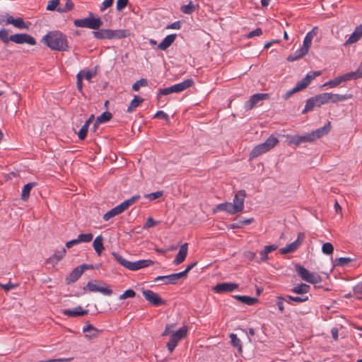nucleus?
Masks as SVG:
<instances>
[{
	"label": "nucleus",
	"instance_id": "52",
	"mask_svg": "<svg viewBox=\"0 0 362 362\" xmlns=\"http://www.w3.org/2000/svg\"><path fill=\"white\" fill-rule=\"evenodd\" d=\"M148 84L147 80L145 78H141L136 81L132 86V89L134 91H138L141 87L146 86Z\"/></svg>",
	"mask_w": 362,
	"mask_h": 362
},
{
	"label": "nucleus",
	"instance_id": "34",
	"mask_svg": "<svg viewBox=\"0 0 362 362\" xmlns=\"http://www.w3.org/2000/svg\"><path fill=\"white\" fill-rule=\"evenodd\" d=\"M122 213V209H120V207L119 206V205L116 206L115 207L111 209L110 210H109L107 212H106L103 216V218L104 221H109L110 218L120 214Z\"/></svg>",
	"mask_w": 362,
	"mask_h": 362
},
{
	"label": "nucleus",
	"instance_id": "23",
	"mask_svg": "<svg viewBox=\"0 0 362 362\" xmlns=\"http://www.w3.org/2000/svg\"><path fill=\"white\" fill-rule=\"evenodd\" d=\"M327 97L329 103H336L350 99L353 97V95L351 94L340 95L337 93H327Z\"/></svg>",
	"mask_w": 362,
	"mask_h": 362
},
{
	"label": "nucleus",
	"instance_id": "46",
	"mask_svg": "<svg viewBox=\"0 0 362 362\" xmlns=\"http://www.w3.org/2000/svg\"><path fill=\"white\" fill-rule=\"evenodd\" d=\"M74 8V3L71 0H66V3L64 6H59L58 7L59 13H66L71 11Z\"/></svg>",
	"mask_w": 362,
	"mask_h": 362
},
{
	"label": "nucleus",
	"instance_id": "42",
	"mask_svg": "<svg viewBox=\"0 0 362 362\" xmlns=\"http://www.w3.org/2000/svg\"><path fill=\"white\" fill-rule=\"evenodd\" d=\"M112 115L108 112L105 111L103 112L99 117H97V123L103 124L111 119Z\"/></svg>",
	"mask_w": 362,
	"mask_h": 362
},
{
	"label": "nucleus",
	"instance_id": "24",
	"mask_svg": "<svg viewBox=\"0 0 362 362\" xmlns=\"http://www.w3.org/2000/svg\"><path fill=\"white\" fill-rule=\"evenodd\" d=\"M62 313L68 317L83 316L88 313V310H83L81 306H78L74 309L64 310Z\"/></svg>",
	"mask_w": 362,
	"mask_h": 362
},
{
	"label": "nucleus",
	"instance_id": "33",
	"mask_svg": "<svg viewBox=\"0 0 362 362\" xmlns=\"http://www.w3.org/2000/svg\"><path fill=\"white\" fill-rule=\"evenodd\" d=\"M254 221L253 218H245V219H240L235 223L230 224L228 228L229 229H237L241 228L244 226L250 225Z\"/></svg>",
	"mask_w": 362,
	"mask_h": 362
},
{
	"label": "nucleus",
	"instance_id": "36",
	"mask_svg": "<svg viewBox=\"0 0 362 362\" xmlns=\"http://www.w3.org/2000/svg\"><path fill=\"white\" fill-rule=\"evenodd\" d=\"M93 247L98 255L100 256L104 249L102 235H98L95 238L93 243Z\"/></svg>",
	"mask_w": 362,
	"mask_h": 362
},
{
	"label": "nucleus",
	"instance_id": "10",
	"mask_svg": "<svg viewBox=\"0 0 362 362\" xmlns=\"http://www.w3.org/2000/svg\"><path fill=\"white\" fill-rule=\"evenodd\" d=\"M143 296L151 305L160 306L165 304V301L160 296L151 290H143Z\"/></svg>",
	"mask_w": 362,
	"mask_h": 362
},
{
	"label": "nucleus",
	"instance_id": "21",
	"mask_svg": "<svg viewBox=\"0 0 362 362\" xmlns=\"http://www.w3.org/2000/svg\"><path fill=\"white\" fill-rule=\"evenodd\" d=\"M362 37V23L359 25L356 26L352 33V34L349 36L347 40L345 42L344 45L346 46L348 45H351L358 42L361 37Z\"/></svg>",
	"mask_w": 362,
	"mask_h": 362
},
{
	"label": "nucleus",
	"instance_id": "20",
	"mask_svg": "<svg viewBox=\"0 0 362 362\" xmlns=\"http://www.w3.org/2000/svg\"><path fill=\"white\" fill-rule=\"evenodd\" d=\"M153 264L151 259H141L136 262H130L128 269L136 271L142 268L149 267Z\"/></svg>",
	"mask_w": 362,
	"mask_h": 362
},
{
	"label": "nucleus",
	"instance_id": "3",
	"mask_svg": "<svg viewBox=\"0 0 362 362\" xmlns=\"http://www.w3.org/2000/svg\"><path fill=\"white\" fill-rule=\"evenodd\" d=\"M320 74V71H314L309 74H307L306 76L300 81H298L296 85L291 89L287 90L284 95H283V98L284 100L288 99L292 95L300 91L301 90L305 88L310 82L317 76Z\"/></svg>",
	"mask_w": 362,
	"mask_h": 362
},
{
	"label": "nucleus",
	"instance_id": "1",
	"mask_svg": "<svg viewBox=\"0 0 362 362\" xmlns=\"http://www.w3.org/2000/svg\"><path fill=\"white\" fill-rule=\"evenodd\" d=\"M52 50L67 51L69 49L68 40L66 35L59 30L47 33L42 39Z\"/></svg>",
	"mask_w": 362,
	"mask_h": 362
},
{
	"label": "nucleus",
	"instance_id": "63",
	"mask_svg": "<svg viewBox=\"0 0 362 362\" xmlns=\"http://www.w3.org/2000/svg\"><path fill=\"white\" fill-rule=\"evenodd\" d=\"M182 23L180 21L173 22L166 26V29L178 30L181 28Z\"/></svg>",
	"mask_w": 362,
	"mask_h": 362
},
{
	"label": "nucleus",
	"instance_id": "8",
	"mask_svg": "<svg viewBox=\"0 0 362 362\" xmlns=\"http://www.w3.org/2000/svg\"><path fill=\"white\" fill-rule=\"evenodd\" d=\"M187 333L188 329L184 326L170 334L169 341L167 343V349L170 353H173L178 342L187 337Z\"/></svg>",
	"mask_w": 362,
	"mask_h": 362
},
{
	"label": "nucleus",
	"instance_id": "7",
	"mask_svg": "<svg viewBox=\"0 0 362 362\" xmlns=\"http://www.w3.org/2000/svg\"><path fill=\"white\" fill-rule=\"evenodd\" d=\"M327 103H329L327 93H322L311 97L306 100L302 114L311 111L315 107H321Z\"/></svg>",
	"mask_w": 362,
	"mask_h": 362
},
{
	"label": "nucleus",
	"instance_id": "40",
	"mask_svg": "<svg viewBox=\"0 0 362 362\" xmlns=\"http://www.w3.org/2000/svg\"><path fill=\"white\" fill-rule=\"evenodd\" d=\"M144 101L142 98L135 95L134 99L130 102L129 105L127 107V112L130 113L132 112L141 103Z\"/></svg>",
	"mask_w": 362,
	"mask_h": 362
},
{
	"label": "nucleus",
	"instance_id": "12",
	"mask_svg": "<svg viewBox=\"0 0 362 362\" xmlns=\"http://www.w3.org/2000/svg\"><path fill=\"white\" fill-rule=\"evenodd\" d=\"M11 41L19 45L26 43L30 45H35L36 44L35 38L27 33L11 35Z\"/></svg>",
	"mask_w": 362,
	"mask_h": 362
},
{
	"label": "nucleus",
	"instance_id": "60",
	"mask_svg": "<svg viewBox=\"0 0 362 362\" xmlns=\"http://www.w3.org/2000/svg\"><path fill=\"white\" fill-rule=\"evenodd\" d=\"M129 2V0H117L116 9L119 11L123 10Z\"/></svg>",
	"mask_w": 362,
	"mask_h": 362
},
{
	"label": "nucleus",
	"instance_id": "17",
	"mask_svg": "<svg viewBox=\"0 0 362 362\" xmlns=\"http://www.w3.org/2000/svg\"><path fill=\"white\" fill-rule=\"evenodd\" d=\"M86 288H88L90 291L100 292L105 296H110L112 293V290L110 286H100L92 281H89L87 283Z\"/></svg>",
	"mask_w": 362,
	"mask_h": 362
},
{
	"label": "nucleus",
	"instance_id": "18",
	"mask_svg": "<svg viewBox=\"0 0 362 362\" xmlns=\"http://www.w3.org/2000/svg\"><path fill=\"white\" fill-rule=\"evenodd\" d=\"M6 18L5 25L11 24L14 27L23 30H28L29 28L28 25L24 22L22 18H14L13 16L8 15L6 16Z\"/></svg>",
	"mask_w": 362,
	"mask_h": 362
},
{
	"label": "nucleus",
	"instance_id": "56",
	"mask_svg": "<svg viewBox=\"0 0 362 362\" xmlns=\"http://www.w3.org/2000/svg\"><path fill=\"white\" fill-rule=\"evenodd\" d=\"M338 78H339V81H340L341 83L342 82H346V81H349L350 80L354 79V74H352V71L349 72V73H346V74H342L341 76H339Z\"/></svg>",
	"mask_w": 362,
	"mask_h": 362
},
{
	"label": "nucleus",
	"instance_id": "45",
	"mask_svg": "<svg viewBox=\"0 0 362 362\" xmlns=\"http://www.w3.org/2000/svg\"><path fill=\"white\" fill-rule=\"evenodd\" d=\"M195 8L196 6L192 4V1H189L188 4L182 6L180 10L185 14H191L195 11Z\"/></svg>",
	"mask_w": 362,
	"mask_h": 362
},
{
	"label": "nucleus",
	"instance_id": "22",
	"mask_svg": "<svg viewBox=\"0 0 362 362\" xmlns=\"http://www.w3.org/2000/svg\"><path fill=\"white\" fill-rule=\"evenodd\" d=\"M188 250L187 243H184L180 247L179 252L177 254L175 258L174 259L173 263L175 265H178L183 262L187 257Z\"/></svg>",
	"mask_w": 362,
	"mask_h": 362
},
{
	"label": "nucleus",
	"instance_id": "37",
	"mask_svg": "<svg viewBox=\"0 0 362 362\" xmlns=\"http://www.w3.org/2000/svg\"><path fill=\"white\" fill-rule=\"evenodd\" d=\"M234 298L235 299H237L238 301H240L244 304L248 305H252L258 300L257 298H256L250 297L247 296L237 295V296H235Z\"/></svg>",
	"mask_w": 362,
	"mask_h": 362
},
{
	"label": "nucleus",
	"instance_id": "28",
	"mask_svg": "<svg viewBox=\"0 0 362 362\" xmlns=\"http://www.w3.org/2000/svg\"><path fill=\"white\" fill-rule=\"evenodd\" d=\"M276 247L275 245L265 246L264 250L259 252V259L256 260V262L260 263L267 261L269 259L268 254L275 250Z\"/></svg>",
	"mask_w": 362,
	"mask_h": 362
},
{
	"label": "nucleus",
	"instance_id": "13",
	"mask_svg": "<svg viewBox=\"0 0 362 362\" xmlns=\"http://www.w3.org/2000/svg\"><path fill=\"white\" fill-rule=\"evenodd\" d=\"M330 122H327L322 127L318 128L311 132L310 133L307 134L310 142L314 141L315 140L320 139L325 135H327L330 132Z\"/></svg>",
	"mask_w": 362,
	"mask_h": 362
},
{
	"label": "nucleus",
	"instance_id": "59",
	"mask_svg": "<svg viewBox=\"0 0 362 362\" xmlns=\"http://www.w3.org/2000/svg\"><path fill=\"white\" fill-rule=\"evenodd\" d=\"M76 79H77V81H76V86H77V89L79 92L82 93L83 92V76H82V72H78L76 75Z\"/></svg>",
	"mask_w": 362,
	"mask_h": 362
},
{
	"label": "nucleus",
	"instance_id": "9",
	"mask_svg": "<svg viewBox=\"0 0 362 362\" xmlns=\"http://www.w3.org/2000/svg\"><path fill=\"white\" fill-rule=\"evenodd\" d=\"M296 270L300 278L310 284H317L321 281V277L317 274L309 272L301 265H296Z\"/></svg>",
	"mask_w": 362,
	"mask_h": 362
},
{
	"label": "nucleus",
	"instance_id": "47",
	"mask_svg": "<svg viewBox=\"0 0 362 362\" xmlns=\"http://www.w3.org/2000/svg\"><path fill=\"white\" fill-rule=\"evenodd\" d=\"M353 259L350 257H339L334 260V266L345 267L348 263L351 262Z\"/></svg>",
	"mask_w": 362,
	"mask_h": 362
},
{
	"label": "nucleus",
	"instance_id": "54",
	"mask_svg": "<svg viewBox=\"0 0 362 362\" xmlns=\"http://www.w3.org/2000/svg\"><path fill=\"white\" fill-rule=\"evenodd\" d=\"M163 194V191H157L155 192L146 194H144V197L147 198L150 201L155 200L156 199H158L161 197Z\"/></svg>",
	"mask_w": 362,
	"mask_h": 362
},
{
	"label": "nucleus",
	"instance_id": "39",
	"mask_svg": "<svg viewBox=\"0 0 362 362\" xmlns=\"http://www.w3.org/2000/svg\"><path fill=\"white\" fill-rule=\"evenodd\" d=\"M36 185L35 182H28L24 185L22 193H21V199L23 201L27 200L29 198L30 191L33 187Z\"/></svg>",
	"mask_w": 362,
	"mask_h": 362
},
{
	"label": "nucleus",
	"instance_id": "14",
	"mask_svg": "<svg viewBox=\"0 0 362 362\" xmlns=\"http://www.w3.org/2000/svg\"><path fill=\"white\" fill-rule=\"evenodd\" d=\"M304 238H305V234L303 233H299L298 234L297 239L295 241L291 243L290 244L286 245L284 247L281 248V250H280L281 253V254H288V253L293 252L301 245Z\"/></svg>",
	"mask_w": 362,
	"mask_h": 362
},
{
	"label": "nucleus",
	"instance_id": "55",
	"mask_svg": "<svg viewBox=\"0 0 362 362\" xmlns=\"http://www.w3.org/2000/svg\"><path fill=\"white\" fill-rule=\"evenodd\" d=\"M334 251V247L330 243H325L322 245V252L325 255H332Z\"/></svg>",
	"mask_w": 362,
	"mask_h": 362
},
{
	"label": "nucleus",
	"instance_id": "5",
	"mask_svg": "<svg viewBox=\"0 0 362 362\" xmlns=\"http://www.w3.org/2000/svg\"><path fill=\"white\" fill-rule=\"evenodd\" d=\"M74 25L77 28H86L92 30H98L103 25V22L100 18L94 17L93 13H89L87 18L74 20Z\"/></svg>",
	"mask_w": 362,
	"mask_h": 362
},
{
	"label": "nucleus",
	"instance_id": "58",
	"mask_svg": "<svg viewBox=\"0 0 362 362\" xmlns=\"http://www.w3.org/2000/svg\"><path fill=\"white\" fill-rule=\"evenodd\" d=\"M88 127L86 126V124H83L81 128L80 129L78 136L79 140H84L86 137L87 133H88Z\"/></svg>",
	"mask_w": 362,
	"mask_h": 362
},
{
	"label": "nucleus",
	"instance_id": "31",
	"mask_svg": "<svg viewBox=\"0 0 362 362\" xmlns=\"http://www.w3.org/2000/svg\"><path fill=\"white\" fill-rule=\"evenodd\" d=\"M310 286L309 285L304 283H301L293 287L291 289V291L296 294L304 296L305 294L308 293L310 291Z\"/></svg>",
	"mask_w": 362,
	"mask_h": 362
},
{
	"label": "nucleus",
	"instance_id": "16",
	"mask_svg": "<svg viewBox=\"0 0 362 362\" xmlns=\"http://www.w3.org/2000/svg\"><path fill=\"white\" fill-rule=\"evenodd\" d=\"M246 197V192L243 189L239 190L234 196L233 204L236 210L241 212L244 209V201Z\"/></svg>",
	"mask_w": 362,
	"mask_h": 362
},
{
	"label": "nucleus",
	"instance_id": "50",
	"mask_svg": "<svg viewBox=\"0 0 362 362\" xmlns=\"http://www.w3.org/2000/svg\"><path fill=\"white\" fill-rule=\"evenodd\" d=\"M285 300H286V298H284V296H277L276 298V304L278 309L281 313H284V312Z\"/></svg>",
	"mask_w": 362,
	"mask_h": 362
},
{
	"label": "nucleus",
	"instance_id": "61",
	"mask_svg": "<svg viewBox=\"0 0 362 362\" xmlns=\"http://www.w3.org/2000/svg\"><path fill=\"white\" fill-rule=\"evenodd\" d=\"M18 284H12L11 281L7 282L6 284L0 283V287L5 290L6 291H8L13 288H16Z\"/></svg>",
	"mask_w": 362,
	"mask_h": 362
},
{
	"label": "nucleus",
	"instance_id": "53",
	"mask_svg": "<svg viewBox=\"0 0 362 362\" xmlns=\"http://www.w3.org/2000/svg\"><path fill=\"white\" fill-rule=\"evenodd\" d=\"M59 6V0H50L49 1L46 9L47 11H57Z\"/></svg>",
	"mask_w": 362,
	"mask_h": 362
},
{
	"label": "nucleus",
	"instance_id": "41",
	"mask_svg": "<svg viewBox=\"0 0 362 362\" xmlns=\"http://www.w3.org/2000/svg\"><path fill=\"white\" fill-rule=\"evenodd\" d=\"M112 256L115 257V259L117 260L118 263H119L122 266L128 269L129 265L130 263V261H128L125 259L122 255H119L118 253L113 252L112 253Z\"/></svg>",
	"mask_w": 362,
	"mask_h": 362
},
{
	"label": "nucleus",
	"instance_id": "30",
	"mask_svg": "<svg viewBox=\"0 0 362 362\" xmlns=\"http://www.w3.org/2000/svg\"><path fill=\"white\" fill-rule=\"evenodd\" d=\"M310 142L308 134H304L302 136L300 135H293L290 136V139L288 141L289 145H295L298 146L301 143Z\"/></svg>",
	"mask_w": 362,
	"mask_h": 362
},
{
	"label": "nucleus",
	"instance_id": "6",
	"mask_svg": "<svg viewBox=\"0 0 362 362\" xmlns=\"http://www.w3.org/2000/svg\"><path fill=\"white\" fill-rule=\"evenodd\" d=\"M194 81L191 78L185 79L183 81L171 86L170 87L165 88H159L158 90L157 97L160 98L161 95H167L173 93H180L187 88L192 86Z\"/></svg>",
	"mask_w": 362,
	"mask_h": 362
},
{
	"label": "nucleus",
	"instance_id": "19",
	"mask_svg": "<svg viewBox=\"0 0 362 362\" xmlns=\"http://www.w3.org/2000/svg\"><path fill=\"white\" fill-rule=\"evenodd\" d=\"M217 211H226L230 214H235L238 213L233 206V204L230 202H223L218 204L214 209V213Z\"/></svg>",
	"mask_w": 362,
	"mask_h": 362
},
{
	"label": "nucleus",
	"instance_id": "44",
	"mask_svg": "<svg viewBox=\"0 0 362 362\" xmlns=\"http://www.w3.org/2000/svg\"><path fill=\"white\" fill-rule=\"evenodd\" d=\"M93 235L92 233H81L77 237L78 243H89L92 240Z\"/></svg>",
	"mask_w": 362,
	"mask_h": 362
},
{
	"label": "nucleus",
	"instance_id": "29",
	"mask_svg": "<svg viewBox=\"0 0 362 362\" xmlns=\"http://www.w3.org/2000/svg\"><path fill=\"white\" fill-rule=\"evenodd\" d=\"M82 270L81 267H76L74 268L68 276L66 278V283L67 284L76 281L82 275Z\"/></svg>",
	"mask_w": 362,
	"mask_h": 362
},
{
	"label": "nucleus",
	"instance_id": "26",
	"mask_svg": "<svg viewBox=\"0 0 362 362\" xmlns=\"http://www.w3.org/2000/svg\"><path fill=\"white\" fill-rule=\"evenodd\" d=\"M66 252V249L62 248L61 250L57 251V252L54 253L51 257H49L46 260L47 263L50 264L53 266L57 264L64 257Z\"/></svg>",
	"mask_w": 362,
	"mask_h": 362
},
{
	"label": "nucleus",
	"instance_id": "32",
	"mask_svg": "<svg viewBox=\"0 0 362 362\" xmlns=\"http://www.w3.org/2000/svg\"><path fill=\"white\" fill-rule=\"evenodd\" d=\"M308 52V51L301 46L300 48L296 49L292 54H290L288 57L287 60L288 62H294L305 56Z\"/></svg>",
	"mask_w": 362,
	"mask_h": 362
},
{
	"label": "nucleus",
	"instance_id": "38",
	"mask_svg": "<svg viewBox=\"0 0 362 362\" xmlns=\"http://www.w3.org/2000/svg\"><path fill=\"white\" fill-rule=\"evenodd\" d=\"M140 199L139 195H134L130 197L128 199L124 200L121 204H119V206L122 209V212L125 211L129 206L132 205L135 202Z\"/></svg>",
	"mask_w": 362,
	"mask_h": 362
},
{
	"label": "nucleus",
	"instance_id": "4",
	"mask_svg": "<svg viewBox=\"0 0 362 362\" xmlns=\"http://www.w3.org/2000/svg\"><path fill=\"white\" fill-rule=\"evenodd\" d=\"M278 142L279 139L276 136L271 135L264 142L259 144L253 148L250 154V158H256L261 154L269 151L274 148Z\"/></svg>",
	"mask_w": 362,
	"mask_h": 362
},
{
	"label": "nucleus",
	"instance_id": "62",
	"mask_svg": "<svg viewBox=\"0 0 362 362\" xmlns=\"http://www.w3.org/2000/svg\"><path fill=\"white\" fill-rule=\"evenodd\" d=\"M158 223V221H155L151 216L148 217L144 224V228H149L156 226Z\"/></svg>",
	"mask_w": 362,
	"mask_h": 362
},
{
	"label": "nucleus",
	"instance_id": "57",
	"mask_svg": "<svg viewBox=\"0 0 362 362\" xmlns=\"http://www.w3.org/2000/svg\"><path fill=\"white\" fill-rule=\"evenodd\" d=\"M136 295V293L132 289L126 290L122 295L119 296V299H126L128 298H134Z\"/></svg>",
	"mask_w": 362,
	"mask_h": 362
},
{
	"label": "nucleus",
	"instance_id": "51",
	"mask_svg": "<svg viewBox=\"0 0 362 362\" xmlns=\"http://www.w3.org/2000/svg\"><path fill=\"white\" fill-rule=\"evenodd\" d=\"M354 293L358 300H362V281L357 284L353 288Z\"/></svg>",
	"mask_w": 362,
	"mask_h": 362
},
{
	"label": "nucleus",
	"instance_id": "48",
	"mask_svg": "<svg viewBox=\"0 0 362 362\" xmlns=\"http://www.w3.org/2000/svg\"><path fill=\"white\" fill-rule=\"evenodd\" d=\"M230 341L233 346L239 350L242 348V344L240 339L234 333L230 334Z\"/></svg>",
	"mask_w": 362,
	"mask_h": 362
},
{
	"label": "nucleus",
	"instance_id": "11",
	"mask_svg": "<svg viewBox=\"0 0 362 362\" xmlns=\"http://www.w3.org/2000/svg\"><path fill=\"white\" fill-rule=\"evenodd\" d=\"M269 98L267 93H255L252 95L249 99L245 103V110H250L256 105H259L262 100Z\"/></svg>",
	"mask_w": 362,
	"mask_h": 362
},
{
	"label": "nucleus",
	"instance_id": "64",
	"mask_svg": "<svg viewBox=\"0 0 362 362\" xmlns=\"http://www.w3.org/2000/svg\"><path fill=\"white\" fill-rule=\"evenodd\" d=\"M317 30V28L315 27L310 31L308 32L305 37L310 39V40H313L315 36H316Z\"/></svg>",
	"mask_w": 362,
	"mask_h": 362
},
{
	"label": "nucleus",
	"instance_id": "15",
	"mask_svg": "<svg viewBox=\"0 0 362 362\" xmlns=\"http://www.w3.org/2000/svg\"><path fill=\"white\" fill-rule=\"evenodd\" d=\"M238 288V285L233 282H223L217 284L214 288L213 291L216 293H223L232 292Z\"/></svg>",
	"mask_w": 362,
	"mask_h": 362
},
{
	"label": "nucleus",
	"instance_id": "27",
	"mask_svg": "<svg viewBox=\"0 0 362 362\" xmlns=\"http://www.w3.org/2000/svg\"><path fill=\"white\" fill-rule=\"evenodd\" d=\"M100 331L93 327V325L88 324L83 327V332L85 334V336L89 339H94L98 337V332Z\"/></svg>",
	"mask_w": 362,
	"mask_h": 362
},
{
	"label": "nucleus",
	"instance_id": "25",
	"mask_svg": "<svg viewBox=\"0 0 362 362\" xmlns=\"http://www.w3.org/2000/svg\"><path fill=\"white\" fill-rule=\"evenodd\" d=\"M177 37L176 34L167 35L160 43L158 45V49L165 51L174 42Z\"/></svg>",
	"mask_w": 362,
	"mask_h": 362
},
{
	"label": "nucleus",
	"instance_id": "35",
	"mask_svg": "<svg viewBox=\"0 0 362 362\" xmlns=\"http://www.w3.org/2000/svg\"><path fill=\"white\" fill-rule=\"evenodd\" d=\"M182 278V274H180V272L171 274L169 275H165V284L169 285V284H177L179 281V280Z\"/></svg>",
	"mask_w": 362,
	"mask_h": 362
},
{
	"label": "nucleus",
	"instance_id": "2",
	"mask_svg": "<svg viewBox=\"0 0 362 362\" xmlns=\"http://www.w3.org/2000/svg\"><path fill=\"white\" fill-rule=\"evenodd\" d=\"M92 33L97 40L122 39L127 35L126 30L98 29L94 30Z\"/></svg>",
	"mask_w": 362,
	"mask_h": 362
},
{
	"label": "nucleus",
	"instance_id": "43",
	"mask_svg": "<svg viewBox=\"0 0 362 362\" xmlns=\"http://www.w3.org/2000/svg\"><path fill=\"white\" fill-rule=\"evenodd\" d=\"M340 84H341V83H340L339 79V78L337 76V77H335L334 78H333L332 80H329V81L325 82V83H323L320 86V88L322 89H323L324 88L328 86L330 88H333L337 87Z\"/></svg>",
	"mask_w": 362,
	"mask_h": 362
},
{
	"label": "nucleus",
	"instance_id": "49",
	"mask_svg": "<svg viewBox=\"0 0 362 362\" xmlns=\"http://www.w3.org/2000/svg\"><path fill=\"white\" fill-rule=\"evenodd\" d=\"M0 40L4 44H8L11 41V36L8 35V30L5 28L0 30Z\"/></svg>",
	"mask_w": 362,
	"mask_h": 362
}]
</instances>
